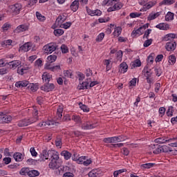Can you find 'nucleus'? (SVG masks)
Masks as SVG:
<instances>
[{"mask_svg":"<svg viewBox=\"0 0 177 177\" xmlns=\"http://www.w3.org/2000/svg\"><path fill=\"white\" fill-rule=\"evenodd\" d=\"M49 160L50 162L48 164V167L50 169H58L59 174L61 172H64V170L67 169L66 166H62L61 162L62 160H60V158L59 157V152L55 151H50L49 152Z\"/></svg>","mask_w":177,"mask_h":177,"instance_id":"f257e3e1","label":"nucleus"},{"mask_svg":"<svg viewBox=\"0 0 177 177\" xmlns=\"http://www.w3.org/2000/svg\"><path fill=\"white\" fill-rule=\"evenodd\" d=\"M38 121V110L35 109L33 112V117L30 118H26L20 120L17 126L20 128L23 127H28V125H31V124H34V122H37Z\"/></svg>","mask_w":177,"mask_h":177,"instance_id":"f03ea898","label":"nucleus"},{"mask_svg":"<svg viewBox=\"0 0 177 177\" xmlns=\"http://www.w3.org/2000/svg\"><path fill=\"white\" fill-rule=\"evenodd\" d=\"M106 6H110L107 9V12H115V10H120L122 8V4L120 3V0H108L106 3Z\"/></svg>","mask_w":177,"mask_h":177,"instance_id":"7ed1b4c3","label":"nucleus"},{"mask_svg":"<svg viewBox=\"0 0 177 177\" xmlns=\"http://www.w3.org/2000/svg\"><path fill=\"white\" fill-rule=\"evenodd\" d=\"M97 122H92L90 120H87L81 124V129L84 131H90L91 129H95V128H97Z\"/></svg>","mask_w":177,"mask_h":177,"instance_id":"20e7f679","label":"nucleus"},{"mask_svg":"<svg viewBox=\"0 0 177 177\" xmlns=\"http://www.w3.org/2000/svg\"><path fill=\"white\" fill-rule=\"evenodd\" d=\"M10 12L15 15H19L23 9V6L20 3H17L9 6Z\"/></svg>","mask_w":177,"mask_h":177,"instance_id":"39448f33","label":"nucleus"},{"mask_svg":"<svg viewBox=\"0 0 177 177\" xmlns=\"http://www.w3.org/2000/svg\"><path fill=\"white\" fill-rule=\"evenodd\" d=\"M44 53L49 55L53 53L56 49H57V45L55 43H50L43 47Z\"/></svg>","mask_w":177,"mask_h":177,"instance_id":"423d86ee","label":"nucleus"},{"mask_svg":"<svg viewBox=\"0 0 177 177\" xmlns=\"http://www.w3.org/2000/svg\"><path fill=\"white\" fill-rule=\"evenodd\" d=\"M13 120V118L9 115H3V113L0 112V124H9Z\"/></svg>","mask_w":177,"mask_h":177,"instance_id":"0eeeda50","label":"nucleus"},{"mask_svg":"<svg viewBox=\"0 0 177 177\" xmlns=\"http://www.w3.org/2000/svg\"><path fill=\"white\" fill-rule=\"evenodd\" d=\"M86 13L87 15H88V16H102V10H99V9H96V10H91V8H89V7L86 6Z\"/></svg>","mask_w":177,"mask_h":177,"instance_id":"6e6552de","label":"nucleus"},{"mask_svg":"<svg viewBox=\"0 0 177 177\" xmlns=\"http://www.w3.org/2000/svg\"><path fill=\"white\" fill-rule=\"evenodd\" d=\"M28 24H24L18 26L15 30L14 32L15 34H20V32H24L25 31H28Z\"/></svg>","mask_w":177,"mask_h":177,"instance_id":"1a4fd4ad","label":"nucleus"},{"mask_svg":"<svg viewBox=\"0 0 177 177\" xmlns=\"http://www.w3.org/2000/svg\"><path fill=\"white\" fill-rule=\"evenodd\" d=\"M32 48V43L26 42L24 45L19 47V52H28V50H31Z\"/></svg>","mask_w":177,"mask_h":177,"instance_id":"9d476101","label":"nucleus"},{"mask_svg":"<svg viewBox=\"0 0 177 177\" xmlns=\"http://www.w3.org/2000/svg\"><path fill=\"white\" fill-rule=\"evenodd\" d=\"M156 2L154 1H151L145 3L144 5V8H141L140 10V12H147L149 9H151L153 6H156Z\"/></svg>","mask_w":177,"mask_h":177,"instance_id":"9b49d317","label":"nucleus"},{"mask_svg":"<svg viewBox=\"0 0 177 177\" xmlns=\"http://www.w3.org/2000/svg\"><path fill=\"white\" fill-rule=\"evenodd\" d=\"M41 89L44 92H50L55 89V84L52 83H45V84L41 87Z\"/></svg>","mask_w":177,"mask_h":177,"instance_id":"f8f14e48","label":"nucleus"},{"mask_svg":"<svg viewBox=\"0 0 177 177\" xmlns=\"http://www.w3.org/2000/svg\"><path fill=\"white\" fill-rule=\"evenodd\" d=\"M146 30V26L144 25L142 26H140L138 29L137 30H133L131 32V37L134 38V37H136V35H142L143 34V30Z\"/></svg>","mask_w":177,"mask_h":177,"instance_id":"ddd939ff","label":"nucleus"},{"mask_svg":"<svg viewBox=\"0 0 177 177\" xmlns=\"http://www.w3.org/2000/svg\"><path fill=\"white\" fill-rule=\"evenodd\" d=\"M129 68V66H128V64H127V62H123L119 66V73H121V74H125V73L128 71Z\"/></svg>","mask_w":177,"mask_h":177,"instance_id":"4468645a","label":"nucleus"},{"mask_svg":"<svg viewBox=\"0 0 177 177\" xmlns=\"http://www.w3.org/2000/svg\"><path fill=\"white\" fill-rule=\"evenodd\" d=\"M165 48L168 52L175 50L176 48V42L175 41H169L166 44Z\"/></svg>","mask_w":177,"mask_h":177,"instance_id":"2eb2a0df","label":"nucleus"},{"mask_svg":"<svg viewBox=\"0 0 177 177\" xmlns=\"http://www.w3.org/2000/svg\"><path fill=\"white\" fill-rule=\"evenodd\" d=\"M156 28L162 31H167L169 30V24L167 23H160L156 26Z\"/></svg>","mask_w":177,"mask_h":177,"instance_id":"dca6fc26","label":"nucleus"},{"mask_svg":"<svg viewBox=\"0 0 177 177\" xmlns=\"http://www.w3.org/2000/svg\"><path fill=\"white\" fill-rule=\"evenodd\" d=\"M30 84V82L27 80H22V81H19L15 83V86L16 88H26V86H28Z\"/></svg>","mask_w":177,"mask_h":177,"instance_id":"f3484780","label":"nucleus"},{"mask_svg":"<svg viewBox=\"0 0 177 177\" xmlns=\"http://www.w3.org/2000/svg\"><path fill=\"white\" fill-rule=\"evenodd\" d=\"M42 80L43 82H45V84H49L50 80H52V75H50V73L45 72L42 75Z\"/></svg>","mask_w":177,"mask_h":177,"instance_id":"a211bd4d","label":"nucleus"},{"mask_svg":"<svg viewBox=\"0 0 177 177\" xmlns=\"http://www.w3.org/2000/svg\"><path fill=\"white\" fill-rule=\"evenodd\" d=\"M8 66H10V68H12V70H16L20 64H21V62L19 60H14L12 62H10L8 63Z\"/></svg>","mask_w":177,"mask_h":177,"instance_id":"6ab92c4d","label":"nucleus"},{"mask_svg":"<svg viewBox=\"0 0 177 177\" xmlns=\"http://www.w3.org/2000/svg\"><path fill=\"white\" fill-rule=\"evenodd\" d=\"M160 15H161V12H151L147 17V21H151V20H156V19L160 17Z\"/></svg>","mask_w":177,"mask_h":177,"instance_id":"aec40b11","label":"nucleus"},{"mask_svg":"<svg viewBox=\"0 0 177 177\" xmlns=\"http://www.w3.org/2000/svg\"><path fill=\"white\" fill-rule=\"evenodd\" d=\"M13 158L17 162H20L24 160V156L20 152H15L13 155Z\"/></svg>","mask_w":177,"mask_h":177,"instance_id":"412c9836","label":"nucleus"},{"mask_svg":"<svg viewBox=\"0 0 177 177\" xmlns=\"http://www.w3.org/2000/svg\"><path fill=\"white\" fill-rule=\"evenodd\" d=\"M73 12H77L80 8V2L77 0L73 1L70 6Z\"/></svg>","mask_w":177,"mask_h":177,"instance_id":"4be33fe9","label":"nucleus"},{"mask_svg":"<svg viewBox=\"0 0 177 177\" xmlns=\"http://www.w3.org/2000/svg\"><path fill=\"white\" fill-rule=\"evenodd\" d=\"M175 38H176V34L169 33L163 37V41H172L173 39H175Z\"/></svg>","mask_w":177,"mask_h":177,"instance_id":"5701e85b","label":"nucleus"},{"mask_svg":"<svg viewBox=\"0 0 177 177\" xmlns=\"http://www.w3.org/2000/svg\"><path fill=\"white\" fill-rule=\"evenodd\" d=\"M61 156L64 157V160H68L71 158V156H73V154L68 151H62L61 152Z\"/></svg>","mask_w":177,"mask_h":177,"instance_id":"b1692460","label":"nucleus"},{"mask_svg":"<svg viewBox=\"0 0 177 177\" xmlns=\"http://www.w3.org/2000/svg\"><path fill=\"white\" fill-rule=\"evenodd\" d=\"M154 165H156V163L149 162L140 165V167L141 169H150V168H153Z\"/></svg>","mask_w":177,"mask_h":177,"instance_id":"393cba45","label":"nucleus"},{"mask_svg":"<svg viewBox=\"0 0 177 177\" xmlns=\"http://www.w3.org/2000/svg\"><path fill=\"white\" fill-rule=\"evenodd\" d=\"M50 151H55V150H48V151H46V150L42 151V152L41 153L42 160L49 159V152Z\"/></svg>","mask_w":177,"mask_h":177,"instance_id":"a878e982","label":"nucleus"},{"mask_svg":"<svg viewBox=\"0 0 177 177\" xmlns=\"http://www.w3.org/2000/svg\"><path fill=\"white\" fill-rule=\"evenodd\" d=\"M151 147L152 149H155L153 150V154H160V153H162V151L161 149V147H158V145H151Z\"/></svg>","mask_w":177,"mask_h":177,"instance_id":"bb28decb","label":"nucleus"},{"mask_svg":"<svg viewBox=\"0 0 177 177\" xmlns=\"http://www.w3.org/2000/svg\"><path fill=\"white\" fill-rule=\"evenodd\" d=\"M62 117H63V107L59 106L57 109V120H62Z\"/></svg>","mask_w":177,"mask_h":177,"instance_id":"cd10ccee","label":"nucleus"},{"mask_svg":"<svg viewBox=\"0 0 177 177\" xmlns=\"http://www.w3.org/2000/svg\"><path fill=\"white\" fill-rule=\"evenodd\" d=\"M88 86H89V82H83L82 84H80L78 85V89L80 91H82L84 89H88Z\"/></svg>","mask_w":177,"mask_h":177,"instance_id":"c85d7f7f","label":"nucleus"},{"mask_svg":"<svg viewBox=\"0 0 177 177\" xmlns=\"http://www.w3.org/2000/svg\"><path fill=\"white\" fill-rule=\"evenodd\" d=\"M176 2V0H162L160 3V5H165L166 6H169L174 5Z\"/></svg>","mask_w":177,"mask_h":177,"instance_id":"c756f323","label":"nucleus"},{"mask_svg":"<svg viewBox=\"0 0 177 177\" xmlns=\"http://www.w3.org/2000/svg\"><path fill=\"white\" fill-rule=\"evenodd\" d=\"M28 85V88L29 91H31V92H37V91H38V86L34 83H29Z\"/></svg>","mask_w":177,"mask_h":177,"instance_id":"7c9ffc66","label":"nucleus"},{"mask_svg":"<svg viewBox=\"0 0 177 177\" xmlns=\"http://www.w3.org/2000/svg\"><path fill=\"white\" fill-rule=\"evenodd\" d=\"M86 160V156H80L78 158H73V161H76L77 164H84V161Z\"/></svg>","mask_w":177,"mask_h":177,"instance_id":"2f4dec72","label":"nucleus"},{"mask_svg":"<svg viewBox=\"0 0 177 177\" xmlns=\"http://www.w3.org/2000/svg\"><path fill=\"white\" fill-rule=\"evenodd\" d=\"M155 143H158L159 145H161L162 143H167V142H169V140H167L164 138L163 137H160L154 140Z\"/></svg>","mask_w":177,"mask_h":177,"instance_id":"473e14b6","label":"nucleus"},{"mask_svg":"<svg viewBox=\"0 0 177 177\" xmlns=\"http://www.w3.org/2000/svg\"><path fill=\"white\" fill-rule=\"evenodd\" d=\"M20 175H22L24 176H26L28 175V174H30V169L28 167H23L20 171H19Z\"/></svg>","mask_w":177,"mask_h":177,"instance_id":"72a5a7b5","label":"nucleus"},{"mask_svg":"<svg viewBox=\"0 0 177 177\" xmlns=\"http://www.w3.org/2000/svg\"><path fill=\"white\" fill-rule=\"evenodd\" d=\"M121 32H122V28L120 26L115 27L113 35L114 37H120V35H121Z\"/></svg>","mask_w":177,"mask_h":177,"instance_id":"f704fd0d","label":"nucleus"},{"mask_svg":"<svg viewBox=\"0 0 177 177\" xmlns=\"http://www.w3.org/2000/svg\"><path fill=\"white\" fill-rule=\"evenodd\" d=\"M115 138V142H124V140H127V137L125 136H114Z\"/></svg>","mask_w":177,"mask_h":177,"instance_id":"c9c22d12","label":"nucleus"},{"mask_svg":"<svg viewBox=\"0 0 177 177\" xmlns=\"http://www.w3.org/2000/svg\"><path fill=\"white\" fill-rule=\"evenodd\" d=\"M174 13L171 12H168L165 15L166 21H172V20H174Z\"/></svg>","mask_w":177,"mask_h":177,"instance_id":"e433bc0d","label":"nucleus"},{"mask_svg":"<svg viewBox=\"0 0 177 177\" xmlns=\"http://www.w3.org/2000/svg\"><path fill=\"white\" fill-rule=\"evenodd\" d=\"M155 74L157 77H161V74H162V70L159 66H155L154 68Z\"/></svg>","mask_w":177,"mask_h":177,"instance_id":"4c0bfd02","label":"nucleus"},{"mask_svg":"<svg viewBox=\"0 0 177 177\" xmlns=\"http://www.w3.org/2000/svg\"><path fill=\"white\" fill-rule=\"evenodd\" d=\"M28 176L30 177L39 176V171H38L37 170H29Z\"/></svg>","mask_w":177,"mask_h":177,"instance_id":"58836bf2","label":"nucleus"},{"mask_svg":"<svg viewBox=\"0 0 177 177\" xmlns=\"http://www.w3.org/2000/svg\"><path fill=\"white\" fill-rule=\"evenodd\" d=\"M104 143H115L114 137H109L103 139Z\"/></svg>","mask_w":177,"mask_h":177,"instance_id":"ea45409f","label":"nucleus"},{"mask_svg":"<svg viewBox=\"0 0 177 177\" xmlns=\"http://www.w3.org/2000/svg\"><path fill=\"white\" fill-rule=\"evenodd\" d=\"M48 70H50L51 71H53L54 73L56 71H60V66L57 65L54 66H47Z\"/></svg>","mask_w":177,"mask_h":177,"instance_id":"a19ab883","label":"nucleus"},{"mask_svg":"<svg viewBox=\"0 0 177 177\" xmlns=\"http://www.w3.org/2000/svg\"><path fill=\"white\" fill-rule=\"evenodd\" d=\"M89 177H97L99 176V171L97 169H93L88 173Z\"/></svg>","mask_w":177,"mask_h":177,"instance_id":"79ce46f5","label":"nucleus"},{"mask_svg":"<svg viewBox=\"0 0 177 177\" xmlns=\"http://www.w3.org/2000/svg\"><path fill=\"white\" fill-rule=\"evenodd\" d=\"M36 17L39 21H45V20H46V17L41 15V13L38 11L36 12Z\"/></svg>","mask_w":177,"mask_h":177,"instance_id":"37998d69","label":"nucleus"},{"mask_svg":"<svg viewBox=\"0 0 177 177\" xmlns=\"http://www.w3.org/2000/svg\"><path fill=\"white\" fill-rule=\"evenodd\" d=\"M64 34V30L63 29H55L54 30V35L55 37H61Z\"/></svg>","mask_w":177,"mask_h":177,"instance_id":"c03bdc74","label":"nucleus"},{"mask_svg":"<svg viewBox=\"0 0 177 177\" xmlns=\"http://www.w3.org/2000/svg\"><path fill=\"white\" fill-rule=\"evenodd\" d=\"M169 63L171 66H174L175 63H176V57H175V55H170L169 56Z\"/></svg>","mask_w":177,"mask_h":177,"instance_id":"a18cd8bd","label":"nucleus"},{"mask_svg":"<svg viewBox=\"0 0 177 177\" xmlns=\"http://www.w3.org/2000/svg\"><path fill=\"white\" fill-rule=\"evenodd\" d=\"M72 24L73 23L71 22H66L64 24H62L59 27L61 28H64L65 30H68V28H70V27H71Z\"/></svg>","mask_w":177,"mask_h":177,"instance_id":"49530a36","label":"nucleus"},{"mask_svg":"<svg viewBox=\"0 0 177 177\" xmlns=\"http://www.w3.org/2000/svg\"><path fill=\"white\" fill-rule=\"evenodd\" d=\"M174 106H170L168 107L167 111V117H172L174 115Z\"/></svg>","mask_w":177,"mask_h":177,"instance_id":"de8ad7c7","label":"nucleus"},{"mask_svg":"<svg viewBox=\"0 0 177 177\" xmlns=\"http://www.w3.org/2000/svg\"><path fill=\"white\" fill-rule=\"evenodd\" d=\"M123 172H127V169H121L115 171L113 172V176L118 177V175H120V174H123Z\"/></svg>","mask_w":177,"mask_h":177,"instance_id":"09e8293b","label":"nucleus"},{"mask_svg":"<svg viewBox=\"0 0 177 177\" xmlns=\"http://www.w3.org/2000/svg\"><path fill=\"white\" fill-rule=\"evenodd\" d=\"M72 121H74L75 122H77V124H79V122H81V118L80 115H73L71 117Z\"/></svg>","mask_w":177,"mask_h":177,"instance_id":"8fccbe9b","label":"nucleus"},{"mask_svg":"<svg viewBox=\"0 0 177 177\" xmlns=\"http://www.w3.org/2000/svg\"><path fill=\"white\" fill-rule=\"evenodd\" d=\"M56 21L59 23V24L64 23V21H66V17H64V15H59L57 18Z\"/></svg>","mask_w":177,"mask_h":177,"instance_id":"3c124183","label":"nucleus"},{"mask_svg":"<svg viewBox=\"0 0 177 177\" xmlns=\"http://www.w3.org/2000/svg\"><path fill=\"white\" fill-rule=\"evenodd\" d=\"M161 147L162 153H168L169 151H172V149H171V147L167 145H163Z\"/></svg>","mask_w":177,"mask_h":177,"instance_id":"603ef678","label":"nucleus"},{"mask_svg":"<svg viewBox=\"0 0 177 177\" xmlns=\"http://www.w3.org/2000/svg\"><path fill=\"white\" fill-rule=\"evenodd\" d=\"M116 59L118 62H122V50H120L116 53Z\"/></svg>","mask_w":177,"mask_h":177,"instance_id":"864d4df0","label":"nucleus"},{"mask_svg":"<svg viewBox=\"0 0 177 177\" xmlns=\"http://www.w3.org/2000/svg\"><path fill=\"white\" fill-rule=\"evenodd\" d=\"M104 38V32H101L97 36L95 41L96 42H102Z\"/></svg>","mask_w":177,"mask_h":177,"instance_id":"5fc2aeb1","label":"nucleus"},{"mask_svg":"<svg viewBox=\"0 0 177 177\" xmlns=\"http://www.w3.org/2000/svg\"><path fill=\"white\" fill-rule=\"evenodd\" d=\"M56 59H57V56L55 55H51L50 56H48L47 57V60L50 62V63H53L54 62H56Z\"/></svg>","mask_w":177,"mask_h":177,"instance_id":"6e6d98bb","label":"nucleus"},{"mask_svg":"<svg viewBox=\"0 0 177 177\" xmlns=\"http://www.w3.org/2000/svg\"><path fill=\"white\" fill-rule=\"evenodd\" d=\"M110 63H111V61L110 59H104V64L106 66V71H109V70L111 68L110 67Z\"/></svg>","mask_w":177,"mask_h":177,"instance_id":"4d7b16f0","label":"nucleus"},{"mask_svg":"<svg viewBox=\"0 0 177 177\" xmlns=\"http://www.w3.org/2000/svg\"><path fill=\"white\" fill-rule=\"evenodd\" d=\"M50 126V121H47V122H42L41 123H39L37 124V127H40V128H44L45 127H49Z\"/></svg>","mask_w":177,"mask_h":177,"instance_id":"13d9d810","label":"nucleus"},{"mask_svg":"<svg viewBox=\"0 0 177 177\" xmlns=\"http://www.w3.org/2000/svg\"><path fill=\"white\" fill-rule=\"evenodd\" d=\"M153 42V39H147L143 44V46L144 48H149V46H150L151 45Z\"/></svg>","mask_w":177,"mask_h":177,"instance_id":"bf43d9fd","label":"nucleus"},{"mask_svg":"<svg viewBox=\"0 0 177 177\" xmlns=\"http://www.w3.org/2000/svg\"><path fill=\"white\" fill-rule=\"evenodd\" d=\"M61 50L62 53H68V47H67V46L65 44H62L61 46Z\"/></svg>","mask_w":177,"mask_h":177,"instance_id":"052dcab7","label":"nucleus"},{"mask_svg":"<svg viewBox=\"0 0 177 177\" xmlns=\"http://www.w3.org/2000/svg\"><path fill=\"white\" fill-rule=\"evenodd\" d=\"M142 66V62L139 59H136L133 63L132 66L133 67H140Z\"/></svg>","mask_w":177,"mask_h":177,"instance_id":"680f3d73","label":"nucleus"},{"mask_svg":"<svg viewBox=\"0 0 177 177\" xmlns=\"http://www.w3.org/2000/svg\"><path fill=\"white\" fill-rule=\"evenodd\" d=\"M150 34H151V29H147L143 35V38L149 39V36L150 35Z\"/></svg>","mask_w":177,"mask_h":177,"instance_id":"e2e57ef3","label":"nucleus"},{"mask_svg":"<svg viewBox=\"0 0 177 177\" xmlns=\"http://www.w3.org/2000/svg\"><path fill=\"white\" fill-rule=\"evenodd\" d=\"M9 28H10V24L6 23L3 25L2 26V30L5 32V31H8V30H9Z\"/></svg>","mask_w":177,"mask_h":177,"instance_id":"0e129e2a","label":"nucleus"},{"mask_svg":"<svg viewBox=\"0 0 177 177\" xmlns=\"http://www.w3.org/2000/svg\"><path fill=\"white\" fill-rule=\"evenodd\" d=\"M129 86H136V78H133L129 82Z\"/></svg>","mask_w":177,"mask_h":177,"instance_id":"69168bd1","label":"nucleus"},{"mask_svg":"<svg viewBox=\"0 0 177 177\" xmlns=\"http://www.w3.org/2000/svg\"><path fill=\"white\" fill-rule=\"evenodd\" d=\"M165 108L164 107H160L159 109V114L160 115V117H164V115L165 114Z\"/></svg>","mask_w":177,"mask_h":177,"instance_id":"338daca9","label":"nucleus"},{"mask_svg":"<svg viewBox=\"0 0 177 177\" xmlns=\"http://www.w3.org/2000/svg\"><path fill=\"white\" fill-rule=\"evenodd\" d=\"M122 153L124 156H129V150L128 149V148H122Z\"/></svg>","mask_w":177,"mask_h":177,"instance_id":"774afa93","label":"nucleus"}]
</instances>
